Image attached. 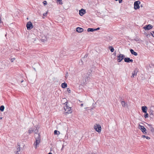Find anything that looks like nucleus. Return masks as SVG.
Returning <instances> with one entry per match:
<instances>
[{"mask_svg":"<svg viewBox=\"0 0 154 154\" xmlns=\"http://www.w3.org/2000/svg\"><path fill=\"white\" fill-rule=\"evenodd\" d=\"M64 104L65 105V107H64L65 111H66L67 110V111L65 112V113L67 114L71 113L72 112L71 107H70L68 105V102L67 101Z\"/></svg>","mask_w":154,"mask_h":154,"instance_id":"1","label":"nucleus"},{"mask_svg":"<svg viewBox=\"0 0 154 154\" xmlns=\"http://www.w3.org/2000/svg\"><path fill=\"white\" fill-rule=\"evenodd\" d=\"M92 71L91 70V72H88L85 76V82H87L90 81V80L91 79V74Z\"/></svg>","mask_w":154,"mask_h":154,"instance_id":"2","label":"nucleus"},{"mask_svg":"<svg viewBox=\"0 0 154 154\" xmlns=\"http://www.w3.org/2000/svg\"><path fill=\"white\" fill-rule=\"evenodd\" d=\"M94 128L96 131L99 133L101 132V128L100 125L99 124H96Z\"/></svg>","mask_w":154,"mask_h":154,"instance_id":"3","label":"nucleus"},{"mask_svg":"<svg viewBox=\"0 0 154 154\" xmlns=\"http://www.w3.org/2000/svg\"><path fill=\"white\" fill-rule=\"evenodd\" d=\"M125 57V56L123 54H120L117 56V61L118 62H120Z\"/></svg>","mask_w":154,"mask_h":154,"instance_id":"4","label":"nucleus"},{"mask_svg":"<svg viewBox=\"0 0 154 154\" xmlns=\"http://www.w3.org/2000/svg\"><path fill=\"white\" fill-rule=\"evenodd\" d=\"M26 27L28 30H31L33 27L32 23L30 21L28 22L26 24Z\"/></svg>","mask_w":154,"mask_h":154,"instance_id":"5","label":"nucleus"},{"mask_svg":"<svg viewBox=\"0 0 154 154\" xmlns=\"http://www.w3.org/2000/svg\"><path fill=\"white\" fill-rule=\"evenodd\" d=\"M140 2L139 1H136L134 2V9L137 10L139 8V4H140Z\"/></svg>","mask_w":154,"mask_h":154,"instance_id":"6","label":"nucleus"},{"mask_svg":"<svg viewBox=\"0 0 154 154\" xmlns=\"http://www.w3.org/2000/svg\"><path fill=\"white\" fill-rule=\"evenodd\" d=\"M138 128L139 129L141 130L142 131L144 134H146V129L144 126H142L140 125H139Z\"/></svg>","mask_w":154,"mask_h":154,"instance_id":"7","label":"nucleus"},{"mask_svg":"<svg viewBox=\"0 0 154 154\" xmlns=\"http://www.w3.org/2000/svg\"><path fill=\"white\" fill-rule=\"evenodd\" d=\"M86 12L85 10L82 8L81 10H79V14L81 16H82Z\"/></svg>","mask_w":154,"mask_h":154,"instance_id":"8","label":"nucleus"},{"mask_svg":"<svg viewBox=\"0 0 154 154\" xmlns=\"http://www.w3.org/2000/svg\"><path fill=\"white\" fill-rule=\"evenodd\" d=\"M124 61L126 63L133 62V60L132 59H130L129 57H125L124 58Z\"/></svg>","mask_w":154,"mask_h":154,"instance_id":"9","label":"nucleus"},{"mask_svg":"<svg viewBox=\"0 0 154 154\" xmlns=\"http://www.w3.org/2000/svg\"><path fill=\"white\" fill-rule=\"evenodd\" d=\"M35 139V141L34 143V145L35 146V149H36L37 148V146L40 143V139Z\"/></svg>","mask_w":154,"mask_h":154,"instance_id":"10","label":"nucleus"},{"mask_svg":"<svg viewBox=\"0 0 154 154\" xmlns=\"http://www.w3.org/2000/svg\"><path fill=\"white\" fill-rule=\"evenodd\" d=\"M152 26L150 24H149L147 25L145 27H144V29L145 30H149L152 28Z\"/></svg>","mask_w":154,"mask_h":154,"instance_id":"11","label":"nucleus"},{"mask_svg":"<svg viewBox=\"0 0 154 154\" xmlns=\"http://www.w3.org/2000/svg\"><path fill=\"white\" fill-rule=\"evenodd\" d=\"M76 30L78 32H82L83 31L84 29L82 28L78 27L76 28Z\"/></svg>","mask_w":154,"mask_h":154,"instance_id":"12","label":"nucleus"},{"mask_svg":"<svg viewBox=\"0 0 154 154\" xmlns=\"http://www.w3.org/2000/svg\"><path fill=\"white\" fill-rule=\"evenodd\" d=\"M138 72V71L137 69H135L133 72L132 73V75L131 76V77L134 78V76H136L137 75V73Z\"/></svg>","mask_w":154,"mask_h":154,"instance_id":"13","label":"nucleus"},{"mask_svg":"<svg viewBox=\"0 0 154 154\" xmlns=\"http://www.w3.org/2000/svg\"><path fill=\"white\" fill-rule=\"evenodd\" d=\"M142 110V112L145 113L147 112V107L146 106H143L141 107Z\"/></svg>","mask_w":154,"mask_h":154,"instance_id":"14","label":"nucleus"},{"mask_svg":"<svg viewBox=\"0 0 154 154\" xmlns=\"http://www.w3.org/2000/svg\"><path fill=\"white\" fill-rule=\"evenodd\" d=\"M130 52L132 54L136 56L137 55V53L135 52L133 49H131L130 50Z\"/></svg>","mask_w":154,"mask_h":154,"instance_id":"15","label":"nucleus"},{"mask_svg":"<svg viewBox=\"0 0 154 154\" xmlns=\"http://www.w3.org/2000/svg\"><path fill=\"white\" fill-rule=\"evenodd\" d=\"M67 86V83H66L65 82L62 83L61 84V87L62 88H66Z\"/></svg>","mask_w":154,"mask_h":154,"instance_id":"16","label":"nucleus"},{"mask_svg":"<svg viewBox=\"0 0 154 154\" xmlns=\"http://www.w3.org/2000/svg\"><path fill=\"white\" fill-rule=\"evenodd\" d=\"M40 40L42 42H45L47 41V38L46 36H45L44 37H42Z\"/></svg>","mask_w":154,"mask_h":154,"instance_id":"17","label":"nucleus"},{"mask_svg":"<svg viewBox=\"0 0 154 154\" xmlns=\"http://www.w3.org/2000/svg\"><path fill=\"white\" fill-rule=\"evenodd\" d=\"M108 49L110 50V51L113 52L114 51V49L113 47L112 46H109L108 47Z\"/></svg>","mask_w":154,"mask_h":154,"instance_id":"18","label":"nucleus"},{"mask_svg":"<svg viewBox=\"0 0 154 154\" xmlns=\"http://www.w3.org/2000/svg\"><path fill=\"white\" fill-rule=\"evenodd\" d=\"M94 31V28H88L87 29L88 32H93Z\"/></svg>","mask_w":154,"mask_h":154,"instance_id":"19","label":"nucleus"},{"mask_svg":"<svg viewBox=\"0 0 154 154\" xmlns=\"http://www.w3.org/2000/svg\"><path fill=\"white\" fill-rule=\"evenodd\" d=\"M5 109V107L3 105H2L0 106V111L1 112H3Z\"/></svg>","mask_w":154,"mask_h":154,"instance_id":"20","label":"nucleus"},{"mask_svg":"<svg viewBox=\"0 0 154 154\" xmlns=\"http://www.w3.org/2000/svg\"><path fill=\"white\" fill-rule=\"evenodd\" d=\"M112 39V38L108 36H106V41L109 42Z\"/></svg>","mask_w":154,"mask_h":154,"instance_id":"21","label":"nucleus"},{"mask_svg":"<svg viewBox=\"0 0 154 154\" xmlns=\"http://www.w3.org/2000/svg\"><path fill=\"white\" fill-rule=\"evenodd\" d=\"M54 133L55 135H59L60 134V132L57 130H55L54 131Z\"/></svg>","mask_w":154,"mask_h":154,"instance_id":"22","label":"nucleus"},{"mask_svg":"<svg viewBox=\"0 0 154 154\" xmlns=\"http://www.w3.org/2000/svg\"><path fill=\"white\" fill-rule=\"evenodd\" d=\"M88 54H86L85 55L84 57L82 58V60L84 61H87V60L85 59L86 58H87L88 57Z\"/></svg>","mask_w":154,"mask_h":154,"instance_id":"23","label":"nucleus"},{"mask_svg":"<svg viewBox=\"0 0 154 154\" xmlns=\"http://www.w3.org/2000/svg\"><path fill=\"white\" fill-rule=\"evenodd\" d=\"M84 61L82 59H81L79 61V64L80 65H82L83 64Z\"/></svg>","mask_w":154,"mask_h":154,"instance_id":"24","label":"nucleus"},{"mask_svg":"<svg viewBox=\"0 0 154 154\" xmlns=\"http://www.w3.org/2000/svg\"><path fill=\"white\" fill-rule=\"evenodd\" d=\"M121 104L123 107H125L126 104L124 101H122L121 102Z\"/></svg>","mask_w":154,"mask_h":154,"instance_id":"25","label":"nucleus"},{"mask_svg":"<svg viewBox=\"0 0 154 154\" xmlns=\"http://www.w3.org/2000/svg\"><path fill=\"white\" fill-rule=\"evenodd\" d=\"M142 137H144V138L145 137V138H146V139H150V137H148V136H146L144 135H142Z\"/></svg>","mask_w":154,"mask_h":154,"instance_id":"26","label":"nucleus"},{"mask_svg":"<svg viewBox=\"0 0 154 154\" xmlns=\"http://www.w3.org/2000/svg\"><path fill=\"white\" fill-rule=\"evenodd\" d=\"M40 138H41L40 135L39 134H38V135L37 137H35V139H38V140H39V139H40Z\"/></svg>","mask_w":154,"mask_h":154,"instance_id":"27","label":"nucleus"},{"mask_svg":"<svg viewBox=\"0 0 154 154\" xmlns=\"http://www.w3.org/2000/svg\"><path fill=\"white\" fill-rule=\"evenodd\" d=\"M57 1L59 2V4L61 5L63 4V3L62 2V0H57Z\"/></svg>","mask_w":154,"mask_h":154,"instance_id":"28","label":"nucleus"},{"mask_svg":"<svg viewBox=\"0 0 154 154\" xmlns=\"http://www.w3.org/2000/svg\"><path fill=\"white\" fill-rule=\"evenodd\" d=\"M43 4H44V6L46 5L47 4V2L46 1H44L43 2Z\"/></svg>","mask_w":154,"mask_h":154,"instance_id":"29","label":"nucleus"},{"mask_svg":"<svg viewBox=\"0 0 154 154\" xmlns=\"http://www.w3.org/2000/svg\"><path fill=\"white\" fill-rule=\"evenodd\" d=\"M148 114L147 113H146V114L144 115V117L146 119L148 117Z\"/></svg>","mask_w":154,"mask_h":154,"instance_id":"30","label":"nucleus"},{"mask_svg":"<svg viewBox=\"0 0 154 154\" xmlns=\"http://www.w3.org/2000/svg\"><path fill=\"white\" fill-rule=\"evenodd\" d=\"M19 146V147H18V148H17V152H19L20 151V145H18Z\"/></svg>","mask_w":154,"mask_h":154,"instance_id":"31","label":"nucleus"},{"mask_svg":"<svg viewBox=\"0 0 154 154\" xmlns=\"http://www.w3.org/2000/svg\"><path fill=\"white\" fill-rule=\"evenodd\" d=\"M67 91L69 93H71V90L69 88H67Z\"/></svg>","mask_w":154,"mask_h":154,"instance_id":"32","label":"nucleus"},{"mask_svg":"<svg viewBox=\"0 0 154 154\" xmlns=\"http://www.w3.org/2000/svg\"><path fill=\"white\" fill-rule=\"evenodd\" d=\"M15 59V58H12L11 59V62H13L14 61V60Z\"/></svg>","mask_w":154,"mask_h":154,"instance_id":"33","label":"nucleus"},{"mask_svg":"<svg viewBox=\"0 0 154 154\" xmlns=\"http://www.w3.org/2000/svg\"><path fill=\"white\" fill-rule=\"evenodd\" d=\"M33 130H28L29 133V134H31L32 133V131Z\"/></svg>","mask_w":154,"mask_h":154,"instance_id":"34","label":"nucleus"},{"mask_svg":"<svg viewBox=\"0 0 154 154\" xmlns=\"http://www.w3.org/2000/svg\"><path fill=\"white\" fill-rule=\"evenodd\" d=\"M99 29H100V28L99 27H98V28H97L94 29V31L97 30H99Z\"/></svg>","mask_w":154,"mask_h":154,"instance_id":"35","label":"nucleus"},{"mask_svg":"<svg viewBox=\"0 0 154 154\" xmlns=\"http://www.w3.org/2000/svg\"><path fill=\"white\" fill-rule=\"evenodd\" d=\"M151 128L152 131H154V129L152 127H151Z\"/></svg>","mask_w":154,"mask_h":154,"instance_id":"36","label":"nucleus"},{"mask_svg":"<svg viewBox=\"0 0 154 154\" xmlns=\"http://www.w3.org/2000/svg\"><path fill=\"white\" fill-rule=\"evenodd\" d=\"M119 3H121L122 2V0H119Z\"/></svg>","mask_w":154,"mask_h":154,"instance_id":"37","label":"nucleus"},{"mask_svg":"<svg viewBox=\"0 0 154 154\" xmlns=\"http://www.w3.org/2000/svg\"><path fill=\"white\" fill-rule=\"evenodd\" d=\"M152 32L153 33L154 35H153L151 32V34L152 36L154 37V31H152Z\"/></svg>","mask_w":154,"mask_h":154,"instance_id":"38","label":"nucleus"},{"mask_svg":"<svg viewBox=\"0 0 154 154\" xmlns=\"http://www.w3.org/2000/svg\"><path fill=\"white\" fill-rule=\"evenodd\" d=\"M47 13H44L43 14V16H46V15H47Z\"/></svg>","mask_w":154,"mask_h":154,"instance_id":"39","label":"nucleus"},{"mask_svg":"<svg viewBox=\"0 0 154 154\" xmlns=\"http://www.w3.org/2000/svg\"><path fill=\"white\" fill-rule=\"evenodd\" d=\"M64 146L63 145L62 148L61 149V150H63V148H64Z\"/></svg>","mask_w":154,"mask_h":154,"instance_id":"40","label":"nucleus"},{"mask_svg":"<svg viewBox=\"0 0 154 154\" xmlns=\"http://www.w3.org/2000/svg\"><path fill=\"white\" fill-rule=\"evenodd\" d=\"M2 23V20H1V17L0 16V23Z\"/></svg>","mask_w":154,"mask_h":154,"instance_id":"41","label":"nucleus"},{"mask_svg":"<svg viewBox=\"0 0 154 154\" xmlns=\"http://www.w3.org/2000/svg\"><path fill=\"white\" fill-rule=\"evenodd\" d=\"M80 106H81V107H82L83 106V103H81L80 105Z\"/></svg>","mask_w":154,"mask_h":154,"instance_id":"42","label":"nucleus"},{"mask_svg":"<svg viewBox=\"0 0 154 154\" xmlns=\"http://www.w3.org/2000/svg\"><path fill=\"white\" fill-rule=\"evenodd\" d=\"M113 54H114L115 56H116V52H115Z\"/></svg>","mask_w":154,"mask_h":154,"instance_id":"43","label":"nucleus"},{"mask_svg":"<svg viewBox=\"0 0 154 154\" xmlns=\"http://www.w3.org/2000/svg\"><path fill=\"white\" fill-rule=\"evenodd\" d=\"M96 154L95 153H92L91 154L88 153V154Z\"/></svg>","mask_w":154,"mask_h":154,"instance_id":"44","label":"nucleus"},{"mask_svg":"<svg viewBox=\"0 0 154 154\" xmlns=\"http://www.w3.org/2000/svg\"><path fill=\"white\" fill-rule=\"evenodd\" d=\"M48 154H53L51 152H50L48 153Z\"/></svg>","mask_w":154,"mask_h":154,"instance_id":"45","label":"nucleus"},{"mask_svg":"<svg viewBox=\"0 0 154 154\" xmlns=\"http://www.w3.org/2000/svg\"><path fill=\"white\" fill-rule=\"evenodd\" d=\"M23 81V80H21V82L22 83Z\"/></svg>","mask_w":154,"mask_h":154,"instance_id":"46","label":"nucleus"},{"mask_svg":"<svg viewBox=\"0 0 154 154\" xmlns=\"http://www.w3.org/2000/svg\"><path fill=\"white\" fill-rule=\"evenodd\" d=\"M149 126H151V125H150L148 124Z\"/></svg>","mask_w":154,"mask_h":154,"instance_id":"47","label":"nucleus"},{"mask_svg":"<svg viewBox=\"0 0 154 154\" xmlns=\"http://www.w3.org/2000/svg\"><path fill=\"white\" fill-rule=\"evenodd\" d=\"M79 101L80 102H82V101H80V100H79Z\"/></svg>","mask_w":154,"mask_h":154,"instance_id":"48","label":"nucleus"},{"mask_svg":"<svg viewBox=\"0 0 154 154\" xmlns=\"http://www.w3.org/2000/svg\"><path fill=\"white\" fill-rule=\"evenodd\" d=\"M0 119H2V117H1L0 118Z\"/></svg>","mask_w":154,"mask_h":154,"instance_id":"49","label":"nucleus"},{"mask_svg":"<svg viewBox=\"0 0 154 154\" xmlns=\"http://www.w3.org/2000/svg\"><path fill=\"white\" fill-rule=\"evenodd\" d=\"M16 154H19V153H17V152Z\"/></svg>","mask_w":154,"mask_h":154,"instance_id":"50","label":"nucleus"},{"mask_svg":"<svg viewBox=\"0 0 154 154\" xmlns=\"http://www.w3.org/2000/svg\"><path fill=\"white\" fill-rule=\"evenodd\" d=\"M67 74H66V76H67Z\"/></svg>","mask_w":154,"mask_h":154,"instance_id":"51","label":"nucleus"},{"mask_svg":"<svg viewBox=\"0 0 154 154\" xmlns=\"http://www.w3.org/2000/svg\"><path fill=\"white\" fill-rule=\"evenodd\" d=\"M141 7H142V5H141Z\"/></svg>","mask_w":154,"mask_h":154,"instance_id":"52","label":"nucleus"}]
</instances>
